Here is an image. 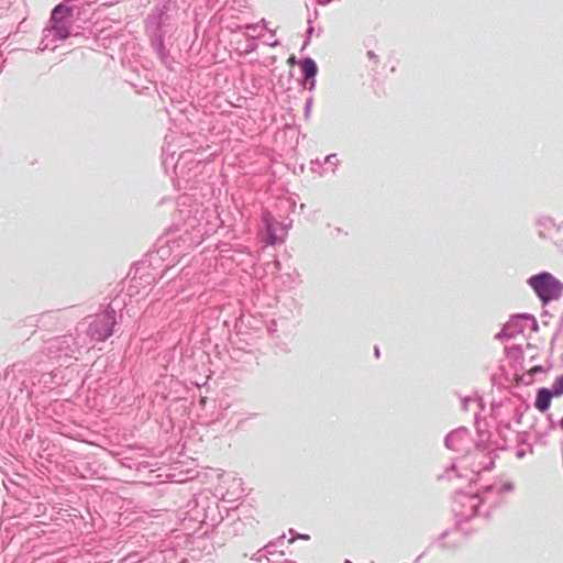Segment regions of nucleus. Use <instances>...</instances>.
Segmentation results:
<instances>
[{
    "label": "nucleus",
    "mask_w": 563,
    "mask_h": 563,
    "mask_svg": "<svg viewBox=\"0 0 563 563\" xmlns=\"http://www.w3.org/2000/svg\"><path fill=\"white\" fill-rule=\"evenodd\" d=\"M528 284L544 305L558 300L563 291V284L547 272L531 276Z\"/></svg>",
    "instance_id": "f257e3e1"
},
{
    "label": "nucleus",
    "mask_w": 563,
    "mask_h": 563,
    "mask_svg": "<svg viewBox=\"0 0 563 563\" xmlns=\"http://www.w3.org/2000/svg\"><path fill=\"white\" fill-rule=\"evenodd\" d=\"M113 317L110 313L102 314L90 325V334L97 340H106L111 335Z\"/></svg>",
    "instance_id": "f03ea898"
},
{
    "label": "nucleus",
    "mask_w": 563,
    "mask_h": 563,
    "mask_svg": "<svg viewBox=\"0 0 563 563\" xmlns=\"http://www.w3.org/2000/svg\"><path fill=\"white\" fill-rule=\"evenodd\" d=\"M552 397H555L552 390L547 388L539 389L534 402L536 409L540 412H545L550 408Z\"/></svg>",
    "instance_id": "7ed1b4c3"
},
{
    "label": "nucleus",
    "mask_w": 563,
    "mask_h": 563,
    "mask_svg": "<svg viewBox=\"0 0 563 563\" xmlns=\"http://www.w3.org/2000/svg\"><path fill=\"white\" fill-rule=\"evenodd\" d=\"M71 9L65 4H58L54 8L51 16L52 24L59 23L62 20L71 15Z\"/></svg>",
    "instance_id": "20e7f679"
},
{
    "label": "nucleus",
    "mask_w": 563,
    "mask_h": 563,
    "mask_svg": "<svg viewBox=\"0 0 563 563\" xmlns=\"http://www.w3.org/2000/svg\"><path fill=\"white\" fill-rule=\"evenodd\" d=\"M300 67L303 74V79L309 80L317 74V65L311 58H306L300 63Z\"/></svg>",
    "instance_id": "39448f33"
},
{
    "label": "nucleus",
    "mask_w": 563,
    "mask_h": 563,
    "mask_svg": "<svg viewBox=\"0 0 563 563\" xmlns=\"http://www.w3.org/2000/svg\"><path fill=\"white\" fill-rule=\"evenodd\" d=\"M264 221L267 229V240L271 244H274L279 240L276 234V225H278V222L274 221V219L268 216L264 217Z\"/></svg>",
    "instance_id": "423d86ee"
},
{
    "label": "nucleus",
    "mask_w": 563,
    "mask_h": 563,
    "mask_svg": "<svg viewBox=\"0 0 563 563\" xmlns=\"http://www.w3.org/2000/svg\"><path fill=\"white\" fill-rule=\"evenodd\" d=\"M552 391L555 397L563 395V375L556 377L552 385Z\"/></svg>",
    "instance_id": "0eeeda50"
},
{
    "label": "nucleus",
    "mask_w": 563,
    "mask_h": 563,
    "mask_svg": "<svg viewBox=\"0 0 563 563\" xmlns=\"http://www.w3.org/2000/svg\"><path fill=\"white\" fill-rule=\"evenodd\" d=\"M53 30L59 38H66L69 35V31L58 23L52 24Z\"/></svg>",
    "instance_id": "6e6552de"
},
{
    "label": "nucleus",
    "mask_w": 563,
    "mask_h": 563,
    "mask_svg": "<svg viewBox=\"0 0 563 563\" xmlns=\"http://www.w3.org/2000/svg\"><path fill=\"white\" fill-rule=\"evenodd\" d=\"M543 371V367L541 365H536L533 367H531L529 371H528V374L533 376L536 375L537 373H540Z\"/></svg>",
    "instance_id": "1a4fd4ad"
},
{
    "label": "nucleus",
    "mask_w": 563,
    "mask_h": 563,
    "mask_svg": "<svg viewBox=\"0 0 563 563\" xmlns=\"http://www.w3.org/2000/svg\"><path fill=\"white\" fill-rule=\"evenodd\" d=\"M287 62L289 65H294L296 63L295 56H290Z\"/></svg>",
    "instance_id": "9d476101"
},
{
    "label": "nucleus",
    "mask_w": 563,
    "mask_h": 563,
    "mask_svg": "<svg viewBox=\"0 0 563 563\" xmlns=\"http://www.w3.org/2000/svg\"><path fill=\"white\" fill-rule=\"evenodd\" d=\"M560 424H561V428L563 430V418L561 419Z\"/></svg>",
    "instance_id": "9b49d317"
}]
</instances>
